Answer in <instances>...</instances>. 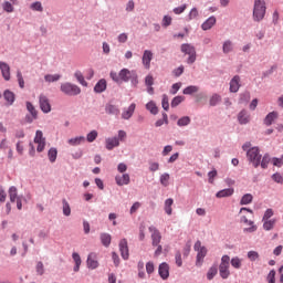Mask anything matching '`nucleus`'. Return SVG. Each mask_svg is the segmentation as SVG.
I'll return each instance as SVG.
<instances>
[{
  "instance_id": "obj_55",
  "label": "nucleus",
  "mask_w": 283,
  "mask_h": 283,
  "mask_svg": "<svg viewBox=\"0 0 283 283\" xmlns=\"http://www.w3.org/2000/svg\"><path fill=\"white\" fill-rule=\"evenodd\" d=\"M248 258L251 262H255L260 258V254L255 251L248 252Z\"/></svg>"
},
{
  "instance_id": "obj_3",
  "label": "nucleus",
  "mask_w": 283,
  "mask_h": 283,
  "mask_svg": "<svg viewBox=\"0 0 283 283\" xmlns=\"http://www.w3.org/2000/svg\"><path fill=\"white\" fill-rule=\"evenodd\" d=\"M231 264V258L229 255H223L221 258V263L219 265V273L222 280H227L231 272L229 271V266Z\"/></svg>"
},
{
  "instance_id": "obj_17",
  "label": "nucleus",
  "mask_w": 283,
  "mask_h": 283,
  "mask_svg": "<svg viewBox=\"0 0 283 283\" xmlns=\"http://www.w3.org/2000/svg\"><path fill=\"white\" fill-rule=\"evenodd\" d=\"M158 273L161 277V280H167L169 277V264L161 263L158 269Z\"/></svg>"
},
{
  "instance_id": "obj_12",
  "label": "nucleus",
  "mask_w": 283,
  "mask_h": 283,
  "mask_svg": "<svg viewBox=\"0 0 283 283\" xmlns=\"http://www.w3.org/2000/svg\"><path fill=\"white\" fill-rule=\"evenodd\" d=\"M241 222H244V224H249V228H244V233H255L258 231V226L251 220L247 218V216H243L241 218Z\"/></svg>"
},
{
  "instance_id": "obj_31",
  "label": "nucleus",
  "mask_w": 283,
  "mask_h": 283,
  "mask_svg": "<svg viewBox=\"0 0 283 283\" xmlns=\"http://www.w3.org/2000/svg\"><path fill=\"white\" fill-rule=\"evenodd\" d=\"M275 118H277V112H272L268 114L264 119L265 125H273V120H275Z\"/></svg>"
},
{
  "instance_id": "obj_13",
  "label": "nucleus",
  "mask_w": 283,
  "mask_h": 283,
  "mask_svg": "<svg viewBox=\"0 0 283 283\" xmlns=\"http://www.w3.org/2000/svg\"><path fill=\"white\" fill-rule=\"evenodd\" d=\"M115 181H116V185H118V187H124V185H129L130 182V177H129V174H124V175H117L115 177Z\"/></svg>"
},
{
  "instance_id": "obj_6",
  "label": "nucleus",
  "mask_w": 283,
  "mask_h": 283,
  "mask_svg": "<svg viewBox=\"0 0 283 283\" xmlns=\"http://www.w3.org/2000/svg\"><path fill=\"white\" fill-rule=\"evenodd\" d=\"M181 52L189 56L187 63H196V48H193L191 44H182Z\"/></svg>"
},
{
  "instance_id": "obj_44",
  "label": "nucleus",
  "mask_w": 283,
  "mask_h": 283,
  "mask_svg": "<svg viewBox=\"0 0 283 283\" xmlns=\"http://www.w3.org/2000/svg\"><path fill=\"white\" fill-rule=\"evenodd\" d=\"M61 78L60 74H48L44 76V81H46V83H55V81H59Z\"/></svg>"
},
{
  "instance_id": "obj_61",
  "label": "nucleus",
  "mask_w": 283,
  "mask_h": 283,
  "mask_svg": "<svg viewBox=\"0 0 283 283\" xmlns=\"http://www.w3.org/2000/svg\"><path fill=\"white\" fill-rule=\"evenodd\" d=\"M268 283H275V270H271L268 274Z\"/></svg>"
},
{
  "instance_id": "obj_39",
  "label": "nucleus",
  "mask_w": 283,
  "mask_h": 283,
  "mask_svg": "<svg viewBox=\"0 0 283 283\" xmlns=\"http://www.w3.org/2000/svg\"><path fill=\"white\" fill-rule=\"evenodd\" d=\"M230 264L233 269H242V259L234 256L231 259Z\"/></svg>"
},
{
  "instance_id": "obj_1",
  "label": "nucleus",
  "mask_w": 283,
  "mask_h": 283,
  "mask_svg": "<svg viewBox=\"0 0 283 283\" xmlns=\"http://www.w3.org/2000/svg\"><path fill=\"white\" fill-rule=\"evenodd\" d=\"M247 158L249 163L254 167V169H258L260 167V161L262 160V155L260 154V148L252 147L247 150Z\"/></svg>"
},
{
  "instance_id": "obj_18",
  "label": "nucleus",
  "mask_w": 283,
  "mask_h": 283,
  "mask_svg": "<svg viewBox=\"0 0 283 283\" xmlns=\"http://www.w3.org/2000/svg\"><path fill=\"white\" fill-rule=\"evenodd\" d=\"M134 72L135 71H129L128 69H123L119 72V80L123 81L124 83L129 82Z\"/></svg>"
},
{
  "instance_id": "obj_53",
  "label": "nucleus",
  "mask_w": 283,
  "mask_h": 283,
  "mask_svg": "<svg viewBox=\"0 0 283 283\" xmlns=\"http://www.w3.org/2000/svg\"><path fill=\"white\" fill-rule=\"evenodd\" d=\"M2 8L4 12H14V7L8 1L3 2Z\"/></svg>"
},
{
  "instance_id": "obj_40",
  "label": "nucleus",
  "mask_w": 283,
  "mask_h": 283,
  "mask_svg": "<svg viewBox=\"0 0 283 283\" xmlns=\"http://www.w3.org/2000/svg\"><path fill=\"white\" fill-rule=\"evenodd\" d=\"M74 76L78 81L80 85L87 87V82L85 81V77L83 76V73H81V71L75 72Z\"/></svg>"
},
{
  "instance_id": "obj_48",
  "label": "nucleus",
  "mask_w": 283,
  "mask_h": 283,
  "mask_svg": "<svg viewBox=\"0 0 283 283\" xmlns=\"http://www.w3.org/2000/svg\"><path fill=\"white\" fill-rule=\"evenodd\" d=\"M216 275H218V268L216 266L210 268L207 273V279L212 280L213 277H216Z\"/></svg>"
},
{
  "instance_id": "obj_8",
  "label": "nucleus",
  "mask_w": 283,
  "mask_h": 283,
  "mask_svg": "<svg viewBox=\"0 0 283 283\" xmlns=\"http://www.w3.org/2000/svg\"><path fill=\"white\" fill-rule=\"evenodd\" d=\"M34 143H35V145H38L36 151H39V154H41V151H43V149H45V137H43V132L36 130L35 137H34Z\"/></svg>"
},
{
  "instance_id": "obj_11",
  "label": "nucleus",
  "mask_w": 283,
  "mask_h": 283,
  "mask_svg": "<svg viewBox=\"0 0 283 283\" xmlns=\"http://www.w3.org/2000/svg\"><path fill=\"white\" fill-rule=\"evenodd\" d=\"M119 251L123 260H129V247L127 245V239L119 241Z\"/></svg>"
},
{
  "instance_id": "obj_27",
  "label": "nucleus",
  "mask_w": 283,
  "mask_h": 283,
  "mask_svg": "<svg viewBox=\"0 0 283 283\" xmlns=\"http://www.w3.org/2000/svg\"><path fill=\"white\" fill-rule=\"evenodd\" d=\"M276 222H277V220H275V219L263 220L264 231H272V229H274Z\"/></svg>"
},
{
  "instance_id": "obj_41",
  "label": "nucleus",
  "mask_w": 283,
  "mask_h": 283,
  "mask_svg": "<svg viewBox=\"0 0 283 283\" xmlns=\"http://www.w3.org/2000/svg\"><path fill=\"white\" fill-rule=\"evenodd\" d=\"M189 123H191V118L189 116H184L178 119L177 125L179 127H187V125H189Z\"/></svg>"
},
{
  "instance_id": "obj_9",
  "label": "nucleus",
  "mask_w": 283,
  "mask_h": 283,
  "mask_svg": "<svg viewBox=\"0 0 283 283\" xmlns=\"http://www.w3.org/2000/svg\"><path fill=\"white\" fill-rule=\"evenodd\" d=\"M154 59V53L149 50H145L142 61L143 65L146 70H149L151 67V60Z\"/></svg>"
},
{
  "instance_id": "obj_20",
  "label": "nucleus",
  "mask_w": 283,
  "mask_h": 283,
  "mask_svg": "<svg viewBox=\"0 0 283 283\" xmlns=\"http://www.w3.org/2000/svg\"><path fill=\"white\" fill-rule=\"evenodd\" d=\"M240 90V75H235L231 81H230V92L237 93Z\"/></svg>"
},
{
  "instance_id": "obj_21",
  "label": "nucleus",
  "mask_w": 283,
  "mask_h": 283,
  "mask_svg": "<svg viewBox=\"0 0 283 283\" xmlns=\"http://www.w3.org/2000/svg\"><path fill=\"white\" fill-rule=\"evenodd\" d=\"M119 145H120V142L118 137H112L106 139V149H108V151H112L114 147H118Z\"/></svg>"
},
{
  "instance_id": "obj_28",
  "label": "nucleus",
  "mask_w": 283,
  "mask_h": 283,
  "mask_svg": "<svg viewBox=\"0 0 283 283\" xmlns=\"http://www.w3.org/2000/svg\"><path fill=\"white\" fill-rule=\"evenodd\" d=\"M106 114H111L112 116H118L120 114V109L116 107V105L107 104L105 108Z\"/></svg>"
},
{
  "instance_id": "obj_49",
  "label": "nucleus",
  "mask_w": 283,
  "mask_h": 283,
  "mask_svg": "<svg viewBox=\"0 0 283 283\" xmlns=\"http://www.w3.org/2000/svg\"><path fill=\"white\" fill-rule=\"evenodd\" d=\"M198 86H187L185 90H184V94L186 95H191V94H196V92H198Z\"/></svg>"
},
{
  "instance_id": "obj_60",
  "label": "nucleus",
  "mask_w": 283,
  "mask_h": 283,
  "mask_svg": "<svg viewBox=\"0 0 283 283\" xmlns=\"http://www.w3.org/2000/svg\"><path fill=\"white\" fill-rule=\"evenodd\" d=\"M187 10V4H182L181 7H177L172 10L176 14H182Z\"/></svg>"
},
{
  "instance_id": "obj_24",
  "label": "nucleus",
  "mask_w": 283,
  "mask_h": 283,
  "mask_svg": "<svg viewBox=\"0 0 283 283\" xmlns=\"http://www.w3.org/2000/svg\"><path fill=\"white\" fill-rule=\"evenodd\" d=\"M234 193L233 188H227L223 190H220L216 193V198H229L231 195Z\"/></svg>"
},
{
  "instance_id": "obj_16",
  "label": "nucleus",
  "mask_w": 283,
  "mask_h": 283,
  "mask_svg": "<svg viewBox=\"0 0 283 283\" xmlns=\"http://www.w3.org/2000/svg\"><path fill=\"white\" fill-rule=\"evenodd\" d=\"M134 112H136V104L133 103L128 106V108L124 109L122 113V118H124V120H129V118L134 116Z\"/></svg>"
},
{
  "instance_id": "obj_62",
  "label": "nucleus",
  "mask_w": 283,
  "mask_h": 283,
  "mask_svg": "<svg viewBox=\"0 0 283 283\" xmlns=\"http://www.w3.org/2000/svg\"><path fill=\"white\" fill-rule=\"evenodd\" d=\"M36 273H38V275H43V273H44V266H43V262H38V264H36Z\"/></svg>"
},
{
  "instance_id": "obj_22",
  "label": "nucleus",
  "mask_w": 283,
  "mask_h": 283,
  "mask_svg": "<svg viewBox=\"0 0 283 283\" xmlns=\"http://www.w3.org/2000/svg\"><path fill=\"white\" fill-rule=\"evenodd\" d=\"M213 25H216V17L212 15L201 24V29L205 31L211 30Z\"/></svg>"
},
{
  "instance_id": "obj_38",
  "label": "nucleus",
  "mask_w": 283,
  "mask_h": 283,
  "mask_svg": "<svg viewBox=\"0 0 283 283\" xmlns=\"http://www.w3.org/2000/svg\"><path fill=\"white\" fill-rule=\"evenodd\" d=\"M252 202H253V195L251 193H245L240 200V205H251Z\"/></svg>"
},
{
  "instance_id": "obj_51",
  "label": "nucleus",
  "mask_w": 283,
  "mask_h": 283,
  "mask_svg": "<svg viewBox=\"0 0 283 283\" xmlns=\"http://www.w3.org/2000/svg\"><path fill=\"white\" fill-rule=\"evenodd\" d=\"M27 109L28 112H30L31 116H33V118H36V108H34V105H32V103L27 102Z\"/></svg>"
},
{
  "instance_id": "obj_35",
  "label": "nucleus",
  "mask_w": 283,
  "mask_h": 283,
  "mask_svg": "<svg viewBox=\"0 0 283 283\" xmlns=\"http://www.w3.org/2000/svg\"><path fill=\"white\" fill-rule=\"evenodd\" d=\"M50 163H56V157L59 156V150L56 148H51L48 153Z\"/></svg>"
},
{
  "instance_id": "obj_19",
  "label": "nucleus",
  "mask_w": 283,
  "mask_h": 283,
  "mask_svg": "<svg viewBox=\"0 0 283 283\" xmlns=\"http://www.w3.org/2000/svg\"><path fill=\"white\" fill-rule=\"evenodd\" d=\"M0 70L4 81H10V65L6 62H0Z\"/></svg>"
},
{
  "instance_id": "obj_56",
  "label": "nucleus",
  "mask_w": 283,
  "mask_h": 283,
  "mask_svg": "<svg viewBox=\"0 0 283 283\" xmlns=\"http://www.w3.org/2000/svg\"><path fill=\"white\" fill-rule=\"evenodd\" d=\"M161 25H163L164 28H169V25H171V17L165 15V17L163 18Z\"/></svg>"
},
{
  "instance_id": "obj_30",
  "label": "nucleus",
  "mask_w": 283,
  "mask_h": 283,
  "mask_svg": "<svg viewBox=\"0 0 283 283\" xmlns=\"http://www.w3.org/2000/svg\"><path fill=\"white\" fill-rule=\"evenodd\" d=\"M146 109H148V112H150V114H153L154 116L158 114V106H156V103L154 101H150L146 104Z\"/></svg>"
},
{
  "instance_id": "obj_50",
  "label": "nucleus",
  "mask_w": 283,
  "mask_h": 283,
  "mask_svg": "<svg viewBox=\"0 0 283 283\" xmlns=\"http://www.w3.org/2000/svg\"><path fill=\"white\" fill-rule=\"evenodd\" d=\"M272 180L277 182V185H283V176L280 172H275L272 175Z\"/></svg>"
},
{
  "instance_id": "obj_7",
  "label": "nucleus",
  "mask_w": 283,
  "mask_h": 283,
  "mask_svg": "<svg viewBox=\"0 0 283 283\" xmlns=\"http://www.w3.org/2000/svg\"><path fill=\"white\" fill-rule=\"evenodd\" d=\"M39 103H40V109L44 114H50V112H52V105L50 104V99L48 98V96L43 94L40 95Z\"/></svg>"
},
{
  "instance_id": "obj_2",
  "label": "nucleus",
  "mask_w": 283,
  "mask_h": 283,
  "mask_svg": "<svg viewBox=\"0 0 283 283\" xmlns=\"http://www.w3.org/2000/svg\"><path fill=\"white\" fill-rule=\"evenodd\" d=\"M266 14V3L264 0H255L253 9L254 21H262Z\"/></svg>"
},
{
  "instance_id": "obj_63",
  "label": "nucleus",
  "mask_w": 283,
  "mask_h": 283,
  "mask_svg": "<svg viewBox=\"0 0 283 283\" xmlns=\"http://www.w3.org/2000/svg\"><path fill=\"white\" fill-rule=\"evenodd\" d=\"M142 205L140 202L136 201L132 207H130V214L136 213L140 209Z\"/></svg>"
},
{
  "instance_id": "obj_43",
  "label": "nucleus",
  "mask_w": 283,
  "mask_h": 283,
  "mask_svg": "<svg viewBox=\"0 0 283 283\" xmlns=\"http://www.w3.org/2000/svg\"><path fill=\"white\" fill-rule=\"evenodd\" d=\"M229 52H233V42H231L230 40L223 43V53L229 54Z\"/></svg>"
},
{
  "instance_id": "obj_36",
  "label": "nucleus",
  "mask_w": 283,
  "mask_h": 283,
  "mask_svg": "<svg viewBox=\"0 0 283 283\" xmlns=\"http://www.w3.org/2000/svg\"><path fill=\"white\" fill-rule=\"evenodd\" d=\"M170 176L168 172H164L159 180H160V185H163V187H169V180H170Z\"/></svg>"
},
{
  "instance_id": "obj_23",
  "label": "nucleus",
  "mask_w": 283,
  "mask_h": 283,
  "mask_svg": "<svg viewBox=\"0 0 283 283\" xmlns=\"http://www.w3.org/2000/svg\"><path fill=\"white\" fill-rule=\"evenodd\" d=\"M99 239H101V243L103 244V247H109V244H112V234L109 233H101L99 234Z\"/></svg>"
},
{
  "instance_id": "obj_64",
  "label": "nucleus",
  "mask_w": 283,
  "mask_h": 283,
  "mask_svg": "<svg viewBox=\"0 0 283 283\" xmlns=\"http://www.w3.org/2000/svg\"><path fill=\"white\" fill-rule=\"evenodd\" d=\"M270 218H273V209H268L264 212L263 219L262 220H269Z\"/></svg>"
},
{
  "instance_id": "obj_57",
  "label": "nucleus",
  "mask_w": 283,
  "mask_h": 283,
  "mask_svg": "<svg viewBox=\"0 0 283 283\" xmlns=\"http://www.w3.org/2000/svg\"><path fill=\"white\" fill-rule=\"evenodd\" d=\"M31 9L35 10L36 12H43V6L41 4V2L32 3Z\"/></svg>"
},
{
  "instance_id": "obj_37",
  "label": "nucleus",
  "mask_w": 283,
  "mask_h": 283,
  "mask_svg": "<svg viewBox=\"0 0 283 283\" xmlns=\"http://www.w3.org/2000/svg\"><path fill=\"white\" fill-rule=\"evenodd\" d=\"M3 97L6 101H8L9 105H12L14 103V93L11 91H4Z\"/></svg>"
},
{
  "instance_id": "obj_25",
  "label": "nucleus",
  "mask_w": 283,
  "mask_h": 283,
  "mask_svg": "<svg viewBox=\"0 0 283 283\" xmlns=\"http://www.w3.org/2000/svg\"><path fill=\"white\" fill-rule=\"evenodd\" d=\"M271 161H272L271 155L266 153L263 157H261L259 167H261L262 169H269V163Z\"/></svg>"
},
{
  "instance_id": "obj_15",
  "label": "nucleus",
  "mask_w": 283,
  "mask_h": 283,
  "mask_svg": "<svg viewBox=\"0 0 283 283\" xmlns=\"http://www.w3.org/2000/svg\"><path fill=\"white\" fill-rule=\"evenodd\" d=\"M107 90V81L105 78L99 80L95 86H94V92L96 94H103Z\"/></svg>"
},
{
  "instance_id": "obj_14",
  "label": "nucleus",
  "mask_w": 283,
  "mask_h": 283,
  "mask_svg": "<svg viewBox=\"0 0 283 283\" xmlns=\"http://www.w3.org/2000/svg\"><path fill=\"white\" fill-rule=\"evenodd\" d=\"M86 263L88 269H98V261H97L96 253L94 252L90 253L87 256Z\"/></svg>"
},
{
  "instance_id": "obj_59",
  "label": "nucleus",
  "mask_w": 283,
  "mask_h": 283,
  "mask_svg": "<svg viewBox=\"0 0 283 283\" xmlns=\"http://www.w3.org/2000/svg\"><path fill=\"white\" fill-rule=\"evenodd\" d=\"M188 19L189 21L193 19H198V9L196 8L191 9L190 13L188 14Z\"/></svg>"
},
{
  "instance_id": "obj_58",
  "label": "nucleus",
  "mask_w": 283,
  "mask_h": 283,
  "mask_svg": "<svg viewBox=\"0 0 283 283\" xmlns=\"http://www.w3.org/2000/svg\"><path fill=\"white\" fill-rule=\"evenodd\" d=\"M216 176H218V170H216V169L208 172V178H209L210 185H213V179L216 178Z\"/></svg>"
},
{
  "instance_id": "obj_46",
  "label": "nucleus",
  "mask_w": 283,
  "mask_h": 283,
  "mask_svg": "<svg viewBox=\"0 0 283 283\" xmlns=\"http://www.w3.org/2000/svg\"><path fill=\"white\" fill-rule=\"evenodd\" d=\"M161 107L165 112H169V96L163 95Z\"/></svg>"
},
{
  "instance_id": "obj_52",
  "label": "nucleus",
  "mask_w": 283,
  "mask_h": 283,
  "mask_svg": "<svg viewBox=\"0 0 283 283\" xmlns=\"http://www.w3.org/2000/svg\"><path fill=\"white\" fill-rule=\"evenodd\" d=\"M272 165L274 167H282V165H283V155L280 158L273 157L272 158Z\"/></svg>"
},
{
  "instance_id": "obj_47",
  "label": "nucleus",
  "mask_w": 283,
  "mask_h": 283,
  "mask_svg": "<svg viewBox=\"0 0 283 283\" xmlns=\"http://www.w3.org/2000/svg\"><path fill=\"white\" fill-rule=\"evenodd\" d=\"M185 101V96H176L175 98H172L171 101V107H178L180 105V103H182Z\"/></svg>"
},
{
  "instance_id": "obj_34",
  "label": "nucleus",
  "mask_w": 283,
  "mask_h": 283,
  "mask_svg": "<svg viewBox=\"0 0 283 283\" xmlns=\"http://www.w3.org/2000/svg\"><path fill=\"white\" fill-rule=\"evenodd\" d=\"M62 205H63V207H62L63 214L66 216V217L71 216L72 214V208H70V203L67 202V200L63 199Z\"/></svg>"
},
{
  "instance_id": "obj_45",
  "label": "nucleus",
  "mask_w": 283,
  "mask_h": 283,
  "mask_svg": "<svg viewBox=\"0 0 283 283\" xmlns=\"http://www.w3.org/2000/svg\"><path fill=\"white\" fill-rule=\"evenodd\" d=\"M96 138H98V132L96 130H92L91 133L87 134L86 136V140L88 143H94L96 140Z\"/></svg>"
},
{
  "instance_id": "obj_4",
  "label": "nucleus",
  "mask_w": 283,
  "mask_h": 283,
  "mask_svg": "<svg viewBox=\"0 0 283 283\" xmlns=\"http://www.w3.org/2000/svg\"><path fill=\"white\" fill-rule=\"evenodd\" d=\"M60 90L63 94H66V96H78V94H81V87L70 82L61 84Z\"/></svg>"
},
{
  "instance_id": "obj_29",
  "label": "nucleus",
  "mask_w": 283,
  "mask_h": 283,
  "mask_svg": "<svg viewBox=\"0 0 283 283\" xmlns=\"http://www.w3.org/2000/svg\"><path fill=\"white\" fill-rule=\"evenodd\" d=\"M238 120L240 125H247V123H249V115H247V111H241L239 113Z\"/></svg>"
},
{
  "instance_id": "obj_42",
  "label": "nucleus",
  "mask_w": 283,
  "mask_h": 283,
  "mask_svg": "<svg viewBox=\"0 0 283 283\" xmlns=\"http://www.w3.org/2000/svg\"><path fill=\"white\" fill-rule=\"evenodd\" d=\"M220 101H222V97L218 94H213L211 97H210V106L211 107H216V105H218V103H220Z\"/></svg>"
},
{
  "instance_id": "obj_54",
  "label": "nucleus",
  "mask_w": 283,
  "mask_h": 283,
  "mask_svg": "<svg viewBox=\"0 0 283 283\" xmlns=\"http://www.w3.org/2000/svg\"><path fill=\"white\" fill-rule=\"evenodd\" d=\"M17 77L19 86L21 87V90H23L25 87V81H23V75L21 74V71H18Z\"/></svg>"
},
{
  "instance_id": "obj_5",
  "label": "nucleus",
  "mask_w": 283,
  "mask_h": 283,
  "mask_svg": "<svg viewBox=\"0 0 283 283\" xmlns=\"http://www.w3.org/2000/svg\"><path fill=\"white\" fill-rule=\"evenodd\" d=\"M195 251H197V266H201L205 258H207V248L202 247V242L195 243Z\"/></svg>"
},
{
  "instance_id": "obj_10",
  "label": "nucleus",
  "mask_w": 283,
  "mask_h": 283,
  "mask_svg": "<svg viewBox=\"0 0 283 283\" xmlns=\"http://www.w3.org/2000/svg\"><path fill=\"white\" fill-rule=\"evenodd\" d=\"M149 231L151 232L153 247H158L160 244V241L163 240L160 231H158L156 227H149Z\"/></svg>"
},
{
  "instance_id": "obj_33",
  "label": "nucleus",
  "mask_w": 283,
  "mask_h": 283,
  "mask_svg": "<svg viewBox=\"0 0 283 283\" xmlns=\"http://www.w3.org/2000/svg\"><path fill=\"white\" fill-rule=\"evenodd\" d=\"M83 142H85V137L80 136L69 139V145H71L72 147H76V145H81Z\"/></svg>"
},
{
  "instance_id": "obj_26",
  "label": "nucleus",
  "mask_w": 283,
  "mask_h": 283,
  "mask_svg": "<svg viewBox=\"0 0 283 283\" xmlns=\"http://www.w3.org/2000/svg\"><path fill=\"white\" fill-rule=\"evenodd\" d=\"M9 198H10V202H17V200L21 198V197H19V195H18L17 187L11 186V187L9 188Z\"/></svg>"
},
{
  "instance_id": "obj_32",
  "label": "nucleus",
  "mask_w": 283,
  "mask_h": 283,
  "mask_svg": "<svg viewBox=\"0 0 283 283\" xmlns=\"http://www.w3.org/2000/svg\"><path fill=\"white\" fill-rule=\"evenodd\" d=\"M171 207H174V199L169 198L165 201V212L167 213V216H171Z\"/></svg>"
}]
</instances>
